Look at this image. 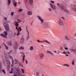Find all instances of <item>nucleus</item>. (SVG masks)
I'll return each mask as SVG.
<instances>
[{"mask_svg":"<svg viewBox=\"0 0 76 76\" xmlns=\"http://www.w3.org/2000/svg\"><path fill=\"white\" fill-rule=\"evenodd\" d=\"M4 26L6 29V30L7 31H5L4 32V34L5 36L6 37H7V31H9V25H8L5 22L4 23Z\"/></svg>","mask_w":76,"mask_h":76,"instance_id":"f257e3e1","label":"nucleus"},{"mask_svg":"<svg viewBox=\"0 0 76 76\" xmlns=\"http://www.w3.org/2000/svg\"><path fill=\"white\" fill-rule=\"evenodd\" d=\"M49 4L52 10H56V6L55 5L51 3H50Z\"/></svg>","mask_w":76,"mask_h":76,"instance_id":"f03ea898","label":"nucleus"},{"mask_svg":"<svg viewBox=\"0 0 76 76\" xmlns=\"http://www.w3.org/2000/svg\"><path fill=\"white\" fill-rule=\"evenodd\" d=\"M12 64L11 65V66L13 67V63L15 64H18V63H19V61L16 59H15L14 60H13V61H12Z\"/></svg>","mask_w":76,"mask_h":76,"instance_id":"7ed1b4c3","label":"nucleus"},{"mask_svg":"<svg viewBox=\"0 0 76 76\" xmlns=\"http://www.w3.org/2000/svg\"><path fill=\"white\" fill-rule=\"evenodd\" d=\"M37 17L39 20L41 22V23H43L44 22V19L42 18V17L40 15H37Z\"/></svg>","mask_w":76,"mask_h":76,"instance_id":"20e7f679","label":"nucleus"},{"mask_svg":"<svg viewBox=\"0 0 76 76\" xmlns=\"http://www.w3.org/2000/svg\"><path fill=\"white\" fill-rule=\"evenodd\" d=\"M58 23L59 25H60L61 26H64V23L61 20L59 19L58 21Z\"/></svg>","mask_w":76,"mask_h":76,"instance_id":"39448f33","label":"nucleus"},{"mask_svg":"<svg viewBox=\"0 0 76 76\" xmlns=\"http://www.w3.org/2000/svg\"><path fill=\"white\" fill-rule=\"evenodd\" d=\"M6 64L7 65V66H8V67H10V62L9 60L7 59V58H6Z\"/></svg>","mask_w":76,"mask_h":76,"instance_id":"423d86ee","label":"nucleus"},{"mask_svg":"<svg viewBox=\"0 0 76 76\" xmlns=\"http://www.w3.org/2000/svg\"><path fill=\"white\" fill-rule=\"evenodd\" d=\"M14 48L15 49H17V48H18V43L17 42H15L14 43Z\"/></svg>","mask_w":76,"mask_h":76,"instance_id":"0eeeda50","label":"nucleus"},{"mask_svg":"<svg viewBox=\"0 0 76 76\" xmlns=\"http://www.w3.org/2000/svg\"><path fill=\"white\" fill-rule=\"evenodd\" d=\"M7 43L10 46L12 47V41L11 40H9L7 42Z\"/></svg>","mask_w":76,"mask_h":76,"instance_id":"6e6552de","label":"nucleus"},{"mask_svg":"<svg viewBox=\"0 0 76 76\" xmlns=\"http://www.w3.org/2000/svg\"><path fill=\"white\" fill-rule=\"evenodd\" d=\"M14 76H22V74L20 72H18L14 75Z\"/></svg>","mask_w":76,"mask_h":76,"instance_id":"1a4fd4ad","label":"nucleus"},{"mask_svg":"<svg viewBox=\"0 0 76 76\" xmlns=\"http://www.w3.org/2000/svg\"><path fill=\"white\" fill-rule=\"evenodd\" d=\"M12 2L14 4L13 5L14 6H17V2H15V0H12Z\"/></svg>","mask_w":76,"mask_h":76,"instance_id":"9d476101","label":"nucleus"},{"mask_svg":"<svg viewBox=\"0 0 76 76\" xmlns=\"http://www.w3.org/2000/svg\"><path fill=\"white\" fill-rule=\"evenodd\" d=\"M72 10L76 12V5H73V7L72 8Z\"/></svg>","mask_w":76,"mask_h":76,"instance_id":"9b49d317","label":"nucleus"},{"mask_svg":"<svg viewBox=\"0 0 76 76\" xmlns=\"http://www.w3.org/2000/svg\"><path fill=\"white\" fill-rule=\"evenodd\" d=\"M15 28H16V29H17L18 31V33L17 34V35L18 36H19V35H20V33H19V28H18L17 26H16L15 27Z\"/></svg>","mask_w":76,"mask_h":76,"instance_id":"f8f14e48","label":"nucleus"},{"mask_svg":"<svg viewBox=\"0 0 76 76\" xmlns=\"http://www.w3.org/2000/svg\"><path fill=\"white\" fill-rule=\"evenodd\" d=\"M25 41V39H24V37H22L20 39V42H23Z\"/></svg>","mask_w":76,"mask_h":76,"instance_id":"ddd939ff","label":"nucleus"},{"mask_svg":"<svg viewBox=\"0 0 76 76\" xmlns=\"http://www.w3.org/2000/svg\"><path fill=\"white\" fill-rule=\"evenodd\" d=\"M41 59H42L43 58V57H44V54L41 53L39 55Z\"/></svg>","mask_w":76,"mask_h":76,"instance_id":"4468645a","label":"nucleus"},{"mask_svg":"<svg viewBox=\"0 0 76 76\" xmlns=\"http://www.w3.org/2000/svg\"><path fill=\"white\" fill-rule=\"evenodd\" d=\"M11 3V0H8L7 5L8 6H10V5Z\"/></svg>","mask_w":76,"mask_h":76,"instance_id":"2eb2a0df","label":"nucleus"},{"mask_svg":"<svg viewBox=\"0 0 76 76\" xmlns=\"http://www.w3.org/2000/svg\"><path fill=\"white\" fill-rule=\"evenodd\" d=\"M14 23L15 26H19V23H17V22L15 21Z\"/></svg>","mask_w":76,"mask_h":76,"instance_id":"dca6fc26","label":"nucleus"},{"mask_svg":"<svg viewBox=\"0 0 76 76\" xmlns=\"http://www.w3.org/2000/svg\"><path fill=\"white\" fill-rule=\"evenodd\" d=\"M28 15H32V12L31 11H29L27 12Z\"/></svg>","mask_w":76,"mask_h":76,"instance_id":"f3484780","label":"nucleus"},{"mask_svg":"<svg viewBox=\"0 0 76 76\" xmlns=\"http://www.w3.org/2000/svg\"><path fill=\"white\" fill-rule=\"evenodd\" d=\"M60 7L62 9H63L64 11V10H65L66 9H64V6L63 5H61V6Z\"/></svg>","mask_w":76,"mask_h":76,"instance_id":"a211bd4d","label":"nucleus"},{"mask_svg":"<svg viewBox=\"0 0 76 76\" xmlns=\"http://www.w3.org/2000/svg\"><path fill=\"white\" fill-rule=\"evenodd\" d=\"M43 26L44 28H48V24L46 23H45L44 25Z\"/></svg>","mask_w":76,"mask_h":76,"instance_id":"6ab92c4d","label":"nucleus"},{"mask_svg":"<svg viewBox=\"0 0 76 76\" xmlns=\"http://www.w3.org/2000/svg\"><path fill=\"white\" fill-rule=\"evenodd\" d=\"M23 63L24 62V61H25V54H23Z\"/></svg>","mask_w":76,"mask_h":76,"instance_id":"aec40b11","label":"nucleus"},{"mask_svg":"<svg viewBox=\"0 0 76 76\" xmlns=\"http://www.w3.org/2000/svg\"><path fill=\"white\" fill-rule=\"evenodd\" d=\"M64 12H66V13H69V14H70V12L69 11V10H67V9H65L64 10Z\"/></svg>","mask_w":76,"mask_h":76,"instance_id":"412c9836","label":"nucleus"},{"mask_svg":"<svg viewBox=\"0 0 76 76\" xmlns=\"http://www.w3.org/2000/svg\"><path fill=\"white\" fill-rule=\"evenodd\" d=\"M44 41H45V42H46L47 43H48L49 44H51V43L50 42L46 40H44Z\"/></svg>","mask_w":76,"mask_h":76,"instance_id":"4be33fe9","label":"nucleus"},{"mask_svg":"<svg viewBox=\"0 0 76 76\" xmlns=\"http://www.w3.org/2000/svg\"><path fill=\"white\" fill-rule=\"evenodd\" d=\"M22 11H23V9H20L19 10H18V12L19 13H21V12H22Z\"/></svg>","mask_w":76,"mask_h":76,"instance_id":"5701e85b","label":"nucleus"},{"mask_svg":"<svg viewBox=\"0 0 76 76\" xmlns=\"http://www.w3.org/2000/svg\"><path fill=\"white\" fill-rule=\"evenodd\" d=\"M69 36H65V39H66V40H69Z\"/></svg>","mask_w":76,"mask_h":76,"instance_id":"b1692460","label":"nucleus"},{"mask_svg":"<svg viewBox=\"0 0 76 76\" xmlns=\"http://www.w3.org/2000/svg\"><path fill=\"white\" fill-rule=\"evenodd\" d=\"M47 53H50V54L51 55H52V56H53L54 55L53 54V53H52L50 51L48 50L47 51Z\"/></svg>","mask_w":76,"mask_h":76,"instance_id":"393cba45","label":"nucleus"},{"mask_svg":"<svg viewBox=\"0 0 76 76\" xmlns=\"http://www.w3.org/2000/svg\"><path fill=\"white\" fill-rule=\"evenodd\" d=\"M47 53H50V54L51 55H52V56H53L54 55L53 54V53H52L50 51L48 50L47 51Z\"/></svg>","mask_w":76,"mask_h":76,"instance_id":"a878e982","label":"nucleus"},{"mask_svg":"<svg viewBox=\"0 0 76 76\" xmlns=\"http://www.w3.org/2000/svg\"><path fill=\"white\" fill-rule=\"evenodd\" d=\"M30 50L31 51H32L33 50H34V47H33V46H31L30 47Z\"/></svg>","mask_w":76,"mask_h":76,"instance_id":"bb28decb","label":"nucleus"},{"mask_svg":"<svg viewBox=\"0 0 76 76\" xmlns=\"http://www.w3.org/2000/svg\"><path fill=\"white\" fill-rule=\"evenodd\" d=\"M16 71H17V73H19V72H20V69H19V68H16Z\"/></svg>","mask_w":76,"mask_h":76,"instance_id":"cd10ccee","label":"nucleus"},{"mask_svg":"<svg viewBox=\"0 0 76 76\" xmlns=\"http://www.w3.org/2000/svg\"><path fill=\"white\" fill-rule=\"evenodd\" d=\"M24 48H24V47L22 46L19 48V49L21 50V49H22V50H24Z\"/></svg>","mask_w":76,"mask_h":76,"instance_id":"c85d7f7f","label":"nucleus"},{"mask_svg":"<svg viewBox=\"0 0 76 76\" xmlns=\"http://www.w3.org/2000/svg\"><path fill=\"white\" fill-rule=\"evenodd\" d=\"M9 57H10V58H11V59L12 60V61H13V57H12V56L9 55Z\"/></svg>","mask_w":76,"mask_h":76,"instance_id":"c756f323","label":"nucleus"},{"mask_svg":"<svg viewBox=\"0 0 76 76\" xmlns=\"http://www.w3.org/2000/svg\"><path fill=\"white\" fill-rule=\"evenodd\" d=\"M30 3L31 4H33V0H29Z\"/></svg>","mask_w":76,"mask_h":76,"instance_id":"7c9ffc66","label":"nucleus"},{"mask_svg":"<svg viewBox=\"0 0 76 76\" xmlns=\"http://www.w3.org/2000/svg\"><path fill=\"white\" fill-rule=\"evenodd\" d=\"M60 49L61 51H63V47L61 46L60 47Z\"/></svg>","mask_w":76,"mask_h":76,"instance_id":"2f4dec72","label":"nucleus"},{"mask_svg":"<svg viewBox=\"0 0 76 76\" xmlns=\"http://www.w3.org/2000/svg\"><path fill=\"white\" fill-rule=\"evenodd\" d=\"M29 35H28L27 36V38H26V39L27 40H28V39H29V38H30V37L29 36Z\"/></svg>","mask_w":76,"mask_h":76,"instance_id":"473e14b6","label":"nucleus"},{"mask_svg":"<svg viewBox=\"0 0 76 76\" xmlns=\"http://www.w3.org/2000/svg\"><path fill=\"white\" fill-rule=\"evenodd\" d=\"M1 35L2 37H3V38H5V37H6V36L4 35L3 34H1Z\"/></svg>","mask_w":76,"mask_h":76,"instance_id":"72a5a7b5","label":"nucleus"},{"mask_svg":"<svg viewBox=\"0 0 76 76\" xmlns=\"http://www.w3.org/2000/svg\"><path fill=\"white\" fill-rule=\"evenodd\" d=\"M21 70L22 71V73H25V71H24V69H21Z\"/></svg>","mask_w":76,"mask_h":76,"instance_id":"f704fd0d","label":"nucleus"},{"mask_svg":"<svg viewBox=\"0 0 76 76\" xmlns=\"http://www.w3.org/2000/svg\"><path fill=\"white\" fill-rule=\"evenodd\" d=\"M72 65H75V62L74 61V59H73L72 61Z\"/></svg>","mask_w":76,"mask_h":76,"instance_id":"c9c22d12","label":"nucleus"},{"mask_svg":"<svg viewBox=\"0 0 76 76\" xmlns=\"http://www.w3.org/2000/svg\"><path fill=\"white\" fill-rule=\"evenodd\" d=\"M63 65V66H67V67H69V66H70L68 64H64Z\"/></svg>","mask_w":76,"mask_h":76,"instance_id":"e433bc0d","label":"nucleus"},{"mask_svg":"<svg viewBox=\"0 0 76 76\" xmlns=\"http://www.w3.org/2000/svg\"><path fill=\"white\" fill-rule=\"evenodd\" d=\"M6 22L7 23H10V21L9 20H6Z\"/></svg>","mask_w":76,"mask_h":76,"instance_id":"4c0bfd02","label":"nucleus"},{"mask_svg":"<svg viewBox=\"0 0 76 76\" xmlns=\"http://www.w3.org/2000/svg\"><path fill=\"white\" fill-rule=\"evenodd\" d=\"M2 71L4 73V74H6V72L5 71V70H4V69H3L2 70Z\"/></svg>","mask_w":76,"mask_h":76,"instance_id":"58836bf2","label":"nucleus"},{"mask_svg":"<svg viewBox=\"0 0 76 76\" xmlns=\"http://www.w3.org/2000/svg\"><path fill=\"white\" fill-rule=\"evenodd\" d=\"M37 41H38V42H44L41 41H39V40H37Z\"/></svg>","mask_w":76,"mask_h":76,"instance_id":"ea45409f","label":"nucleus"},{"mask_svg":"<svg viewBox=\"0 0 76 76\" xmlns=\"http://www.w3.org/2000/svg\"><path fill=\"white\" fill-rule=\"evenodd\" d=\"M19 66H22V67H23V65L21 64V63H20L19 62Z\"/></svg>","mask_w":76,"mask_h":76,"instance_id":"a19ab883","label":"nucleus"},{"mask_svg":"<svg viewBox=\"0 0 76 76\" xmlns=\"http://www.w3.org/2000/svg\"><path fill=\"white\" fill-rule=\"evenodd\" d=\"M20 29V31H19V32H20V31H22V29H21V27H20L19 28H18V29Z\"/></svg>","mask_w":76,"mask_h":76,"instance_id":"79ce46f5","label":"nucleus"},{"mask_svg":"<svg viewBox=\"0 0 76 76\" xmlns=\"http://www.w3.org/2000/svg\"><path fill=\"white\" fill-rule=\"evenodd\" d=\"M14 15V12H12L11 13V15H12V16H13V15Z\"/></svg>","mask_w":76,"mask_h":76,"instance_id":"37998d69","label":"nucleus"},{"mask_svg":"<svg viewBox=\"0 0 76 76\" xmlns=\"http://www.w3.org/2000/svg\"><path fill=\"white\" fill-rule=\"evenodd\" d=\"M12 52V50H10L9 52L8 53V54H10Z\"/></svg>","mask_w":76,"mask_h":76,"instance_id":"c03bdc74","label":"nucleus"},{"mask_svg":"<svg viewBox=\"0 0 76 76\" xmlns=\"http://www.w3.org/2000/svg\"><path fill=\"white\" fill-rule=\"evenodd\" d=\"M50 2L51 3H53V4H54V1H51Z\"/></svg>","mask_w":76,"mask_h":76,"instance_id":"a18cd8bd","label":"nucleus"},{"mask_svg":"<svg viewBox=\"0 0 76 76\" xmlns=\"http://www.w3.org/2000/svg\"><path fill=\"white\" fill-rule=\"evenodd\" d=\"M62 54H67V53L65 52H63L62 53Z\"/></svg>","mask_w":76,"mask_h":76,"instance_id":"49530a36","label":"nucleus"},{"mask_svg":"<svg viewBox=\"0 0 76 76\" xmlns=\"http://www.w3.org/2000/svg\"><path fill=\"white\" fill-rule=\"evenodd\" d=\"M48 10L50 12H51V9L50 8H49L48 9Z\"/></svg>","mask_w":76,"mask_h":76,"instance_id":"de8ad7c7","label":"nucleus"},{"mask_svg":"<svg viewBox=\"0 0 76 76\" xmlns=\"http://www.w3.org/2000/svg\"><path fill=\"white\" fill-rule=\"evenodd\" d=\"M57 4L58 6L59 7H60V6H61V5H60L59 4V3H57Z\"/></svg>","mask_w":76,"mask_h":76,"instance_id":"09e8293b","label":"nucleus"},{"mask_svg":"<svg viewBox=\"0 0 76 76\" xmlns=\"http://www.w3.org/2000/svg\"><path fill=\"white\" fill-rule=\"evenodd\" d=\"M64 49L65 50H68V48L65 47L64 48Z\"/></svg>","mask_w":76,"mask_h":76,"instance_id":"8fccbe9b","label":"nucleus"},{"mask_svg":"<svg viewBox=\"0 0 76 76\" xmlns=\"http://www.w3.org/2000/svg\"><path fill=\"white\" fill-rule=\"evenodd\" d=\"M38 75H39V72H38L37 73V74H36L37 76H38Z\"/></svg>","mask_w":76,"mask_h":76,"instance_id":"3c124183","label":"nucleus"},{"mask_svg":"<svg viewBox=\"0 0 76 76\" xmlns=\"http://www.w3.org/2000/svg\"><path fill=\"white\" fill-rule=\"evenodd\" d=\"M12 35H10L9 36V38H12Z\"/></svg>","mask_w":76,"mask_h":76,"instance_id":"603ef678","label":"nucleus"},{"mask_svg":"<svg viewBox=\"0 0 76 76\" xmlns=\"http://www.w3.org/2000/svg\"><path fill=\"white\" fill-rule=\"evenodd\" d=\"M7 17H4V20H7Z\"/></svg>","mask_w":76,"mask_h":76,"instance_id":"864d4df0","label":"nucleus"},{"mask_svg":"<svg viewBox=\"0 0 76 76\" xmlns=\"http://www.w3.org/2000/svg\"><path fill=\"white\" fill-rule=\"evenodd\" d=\"M26 31L27 32V33H28V35H29V32L28 30H26Z\"/></svg>","mask_w":76,"mask_h":76,"instance_id":"5fc2aeb1","label":"nucleus"},{"mask_svg":"<svg viewBox=\"0 0 76 76\" xmlns=\"http://www.w3.org/2000/svg\"><path fill=\"white\" fill-rule=\"evenodd\" d=\"M72 51H74V52H75V49H72Z\"/></svg>","mask_w":76,"mask_h":76,"instance_id":"6e6d98bb","label":"nucleus"},{"mask_svg":"<svg viewBox=\"0 0 76 76\" xmlns=\"http://www.w3.org/2000/svg\"><path fill=\"white\" fill-rule=\"evenodd\" d=\"M25 61H26V64H28V61L26 60H25Z\"/></svg>","mask_w":76,"mask_h":76,"instance_id":"4d7b16f0","label":"nucleus"},{"mask_svg":"<svg viewBox=\"0 0 76 76\" xmlns=\"http://www.w3.org/2000/svg\"><path fill=\"white\" fill-rule=\"evenodd\" d=\"M27 26L26 27V31L28 30V27H27Z\"/></svg>","mask_w":76,"mask_h":76,"instance_id":"13d9d810","label":"nucleus"},{"mask_svg":"<svg viewBox=\"0 0 76 76\" xmlns=\"http://www.w3.org/2000/svg\"><path fill=\"white\" fill-rule=\"evenodd\" d=\"M65 56H67V57H68V56H69L67 54H65Z\"/></svg>","mask_w":76,"mask_h":76,"instance_id":"bf43d9fd","label":"nucleus"},{"mask_svg":"<svg viewBox=\"0 0 76 76\" xmlns=\"http://www.w3.org/2000/svg\"><path fill=\"white\" fill-rule=\"evenodd\" d=\"M8 48H8V47H7V46H6V49H7V50H8Z\"/></svg>","mask_w":76,"mask_h":76,"instance_id":"052dcab7","label":"nucleus"},{"mask_svg":"<svg viewBox=\"0 0 76 76\" xmlns=\"http://www.w3.org/2000/svg\"><path fill=\"white\" fill-rule=\"evenodd\" d=\"M74 37H76V32H75V33L74 34Z\"/></svg>","mask_w":76,"mask_h":76,"instance_id":"680f3d73","label":"nucleus"},{"mask_svg":"<svg viewBox=\"0 0 76 76\" xmlns=\"http://www.w3.org/2000/svg\"><path fill=\"white\" fill-rule=\"evenodd\" d=\"M2 66V64H0V67H1Z\"/></svg>","mask_w":76,"mask_h":76,"instance_id":"e2e57ef3","label":"nucleus"},{"mask_svg":"<svg viewBox=\"0 0 76 76\" xmlns=\"http://www.w3.org/2000/svg\"><path fill=\"white\" fill-rule=\"evenodd\" d=\"M22 76H26V75H25V74H23V75H22Z\"/></svg>","mask_w":76,"mask_h":76,"instance_id":"0e129e2a","label":"nucleus"},{"mask_svg":"<svg viewBox=\"0 0 76 76\" xmlns=\"http://www.w3.org/2000/svg\"><path fill=\"white\" fill-rule=\"evenodd\" d=\"M13 68H11V71H13Z\"/></svg>","mask_w":76,"mask_h":76,"instance_id":"69168bd1","label":"nucleus"},{"mask_svg":"<svg viewBox=\"0 0 76 76\" xmlns=\"http://www.w3.org/2000/svg\"><path fill=\"white\" fill-rule=\"evenodd\" d=\"M13 71H12L10 72V73H12Z\"/></svg>","mask_w":76,"mask_h":76,"instance_id":"338daca9","label":"nucleus"},{"mask_svg":"<svg viewBox=\"0 0 76 76\" xmlns=\"http://www.w3.org/2000/svg\"><path fill=\"white\" fill-rule=\"evenodd\" d=\"M67 53L68 54H70V52H69L68 51H67Z\"/></svg>","mask_w":76,"mask_h":76,"instance_id":"774afa93","label":"nucleus"}]
</instances>
